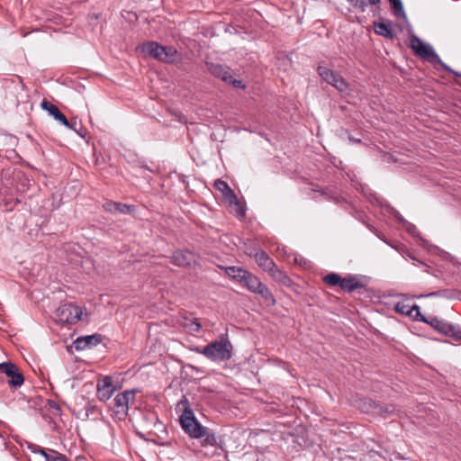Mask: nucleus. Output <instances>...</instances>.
Instances as JSON below:
<instances>
[{"label": "nucleus", "instance_id": "28", "mask_svg": "<svg viewBox=\"0 0 461 461\" xmlns=\"http://www.w3.org/2000/svg\"><path fill=\"white\" fill-rule=\"evenodd\" d=\"M395 311L399 313L410 316L412 312L416 311L420 314V307L417 304L410 306L403 302H399L395 305Z\"/></svg>", "mask_w": 461, "mask_h": 461}, {"label": "nucleus", "instance_id": "9", "mask_svg": "<svg viewBox=\"0 0 461 461\" xmlns=\"http://www.w3.org/2000/svg\"><path fill=\"white\" fill-rule=\"evenodd\" d=\"M140 426L149 433H152L154 430L161 431L164 429V425L159 420L158 414L150 411L141 414Z\"/></svg>", "mask_w": 461, "mask_h": 461}, {"label": "nucleus", "instance_id": "11", "mask_svg": "<svg viewBox=\"0 0 461 461\" xmlns=\"http://www.w3.org/2000/svg\"><path fill=\"white\" fill-rule=\"evenodd\" d=\"M417 55L430 63L439 64L446 71H452V68L441 60L429 44H425L421 49L417 50Z\"/></svg>", "mask_w": 461, "mask_h": 461}, {"label": "nucleus", "instance_id": "6", "mask_svg": "<svg viewBox=\"0 0 461 461\" xmlns=\"http://www.w3.org/2000/svg\"><path fill=\"white\" fill-rule=\"evenodd\" d=\"M317 71L325 82L334 86L339 92H343L348 88L345 79L332 69L324 66H319Z\"/></svg>", "mask_w": 461, "mask_h": 461}, {"label": "nucleus", "instance_id": "13", "mask_svg": "<svg viewBox=\"0 0 461 461\" xmlns=\"http://www.w3.org/2000/svg\"><path fill=\"white\" fill-rule=\"evenodd\" d=\"M103 335L95 333L92 335L78 337L74 341V347L77 351L91 348L103 341Z\"/></svg>", "mask_w": 461, "mask_h": 461}, {"label": "nucleus", "instance_id": "24", "mask_svg": "<svg viewBox=\"0 0 461 461\" xmlns=\"http://www.w3.org/2000/svg\"><path fill=\"white\" fill-rule=\"evenodd\" d=\"M243 285L253 293H259V279L252 276L249 272L247 273L246 278L242 280Z\"/></svg>", "mask_w": 461, "mask_h": 461}, {"label": "nucleus", "instance_id": "14", "mask_svg": "<svg viewBox=\"0 0 461 461\" xmlns=\"http://www.w3.org/2000/svg\"><path fill=\"white\" fill-rule=\"evenodd\" d=\"M195 262V255L190 250H176L173 253L172 263L180 267H190Z\"/></svg>", "mask_w": 461, "mask_h": 461}, {"label": "nucleus", "instance_id": "43", "mask_svg": "<svg viewBox=\"0 0 461 461\" xmlns=\"http://www.w3.org/2000/svg\"><path fill=\"white\" fill-rule=\"evenodd\" d=\"M381 0H368V4L371 5H380Z\"/></svg>", "mask_w": 461, "mask_h": 461}, {"label": "nucleus", "instance_id": "44", "mask_svg": "<svg viewBox=\"0 0 461 461\" xmlns=\"http://www.w3.org/2000/svg\"><path fill=\"white\" fill-rule=\"evenodd\" d=\"M79 126H80V127H79V129H77V128H74V131H75L78 135H80L81 137H84L85 135H84V133H82V131H82V126H81V125H79Z\"/></svg>", "mask_w": 461, "mask_h": 461}, {"label": "nucleus", "instance_id": "30", "mask_svg": "<svg viewBox=\"0 0 461 461\" xmlns=\"http://www.w3.org/2000/svg\"><path fill=\"white\" fill-rule=\"evenodd\" d=\"M380 409L377 412H376V415H379L383 418H388V417H391L393 415H394L396 413V409L395 407L393 405V404H387L385 406H381L380 405Z\"/></svg>", "mask_w": 461, "mask_h": 461}, {"label": "nucleus", "instance_id": "1", "mask_svg": "<svg viewBox=\"0 0 461 461\" xmlns=\"http://www.w3.org/2000/svg\"><path fill=\"white\" fill-rule=\"evenodd\" d=\"M179 404L184 406L183 412L179 418V421L184 431L191 438H203L206 445H216L218 438L213 433H209L207 428L203 427L197 421L185 396L183 397Z\"/></svg>", "mask_w": 461, "mask_h": 461}, {"label": "nucleus", "instance_id": "40", "mask_svg": "<svg viewBox=\"0 0 461 461\" xmlns=\"http://www.w3.org/2000/svg\"><path fill=\"white\" fill-rule=\"evenodd\" d=\"M97 411V408L94 405H91V404H87L86 406V415L88 416L89 414H93L95 411Z\"/></svg>", "mask_w": 461, "mask_h": 461}, {"label": "nucleus", "instance_id": "12", "mask_svg": "<svg viewBox=\"0 0 461 461\" xmlns=\"http://www.w3.org/2000/svg\"><path fill=\"white\" fill-rule=\"evenodd\" d=\"M97 398L101 402L109 400L115 391V386L113 384V380L110 376H105L97 383Z\"/></svg>", "mask_w": 461, "mask_h": 461}, {"label": "nucleus", "instance_id": "35", "mask_svg": "<svg viewBox=\"0 0 461 461\" xmlns=\"http://www.w3.org/2000/svg\"><path fill=\"white\" fill-rule=\"evenodd\" d=\"M449 330L446 333V336L452 337L456 339H461V327L456 325H449Z\"/></svg>", "mask_w": 461, "mask_h": 461}, {"label": "nucleus", "instance_id": "33", "mask_svg": "<svg viewBox=\"0 0 461 461\" xmlns=\"http://www.w3.org/2000/svg\"><path fill=\"white\" fill-rule=\"evenodd\" d=\"M261 298H264L267 305H274L276 300L267 287L261 285Z\"/></svg>", "mask_w": 461, "mask_h": 461}, {"label": "nucleus", "instance_id": "4", "mask_svg": "<svg viewBox=\"0 0 461 461\" xmlns=\"http://www.w3.org/2000/svg\"><path fill=\"white\" fill-rule=\"evenodd\" d=\"M137 390H126L119 393L113 400L111 410L119 420H124L128 415L129 404L135 399Z\"/></svg>", "mask_w": 461, "mask_h": 461}, {"label": "nucleus", "instance_id": "41", "mask_svg": "<svg viewBox=\"0 0 461 461\" xmlns=\"http://www.w3.org/2000/svg\"><path fill=\"white\" fill-rule=\"evenodd\" d=\"M395 218L402 226H404V222H408L399 212H396Z\"/></svg>", "mask_w": 461, "mask_h": 461}, {"label": "nucleus", "instance_id": "7", "mask_svg": "<svg viewBox=\"0 0 461 461\" xmlns=\"http://www.w3.org/2000/svg\"><path fill=\"white\" fill-rule=\"evenodd\" d=\"M261 268L268 271L274 279L284 285H287L290 282L289 277L276 267L275 262L263 250H261Z\"/></svg>", "mask_w": 461, "mask_h": 461}, {"label": "nucleus", "instance_id": "26", "mask_svg": "<svg viewBox=\"0 0 461 461\" xmlns=\"http://www.w3.org/2000/svg\"><path fill=\"white\" fill-rule=\"evenodd\" d=\"M229 203V208L231 212H233L238 218H242L245 215V210L241 204V203L238 200L237 195L235 194V200L229 199L226 201Z\"/></svg>", "mask_w": 461, "mask_h": 461}, {"label": "nucleus", "instance_id": "46", "mask_svg": "<svg viewBox=\"0 0 461 461\" xmlns=\"http://www.w3.org/2000/svg\"><path fill=\"white\" fill-rule=\"evenodd\" d=\"M448 72L455 75L456 77H461V73L455 71L454 69H452V71H448Z\"/></svg>", "mask_w": 461, "mask_h": 461}, {"label": "nucleus", "instance_id": "23", "mask_svg": "<svg viewBox=\"0 0 461 461\" xmlns=\"http://www.w3.org/2000/svg\"><path fill=\"white\" fill-rule=\"evenodd\" d=\"M225 271V274L239 281V282H242V280L244 278H246V276H247V273L248 271L241 268V267H222Z\"/></svg>", "mask_w": 461, "mask_h": 461}, {"label": "nucleus", "instance_id": "48", "mask_svg": "<svg viewBox=\"0 0 461 461\" xmlns=\"http://www.w3.org/2000/svg\"><path fill=\"white\" fill-rule=\"evenodd\" d=\"M53 408L59 409V406L57 404L53 405Z\"/></svg>", "mask_w": 461, "mask_h": 461}, {"label": "nucleus", "instance_id": "18", "mask_svg": "<svg viewBox=\"0 0 461 461\" xmlns=\"http://www.w3.org/2000/svg\"><path fill=\"white\" fill-rule=\"evenodd\" d=\"M391 25L392 21L390 20L373 23V27L375 34L382 36L385 39L393 40L394 38V33L391 29Z\"/></svg>", "mask_w": 461, "mask_h": 461}, {"label": "nucleus", "instance_id": "42", "mask_svg": "<svg viewBox=\"0 0 461 461\" xmlns=\"http://www.w3.org/2000/svg\"><path fill=\"white\" fill-rule=\"evenodd\" d=\"M348 140L350 142L352 143H360L361 142V140L360 139H357V138H354L352 136H349L348 137Z\"/></svg>", "mask_w": 461, "mask_h": 461}, {"label": "nucleus", "instance_id": "17", "mask_svg": "<svg viewBox=\"0 0 461 461\" xmlns=\"http://www.w3.org/2000/svg\"><path fill=\"white\" fill-rule=\"evenodd\" d=\"M103 208L112 213L131 214L134 212V206L120 202L107 201L103 204Z\"/></svg>", "mask_w": 461, "mask_h": 461}, {"label": "nucleus", "instance_id": "29", "mask_svg": "<svg viewBox=\"0 0 461 461\" xmlns=\"http://www.w3.org/2000/svg\"><path fill=\"white\" fill-rule=\"evenodd\" d=\"M183 325L191 332H198L202 328L197 319H185Z\"/></svg>", "mask_w": 461, "mask_h": 461}, {"label": "nucleus", "instance_id": "49", "mask_svg": "<svg viewBox=\"0 0 461 461\" xmlns=\"http://www.w3.org/2000/svg\"><path fill=\"white\" fill-rule=\"evenodd\" d=\"M53 408L59 409V406L57 404L53 405Z\"/></svg>", "mask_w": 461, "mask_h": 461}, {"label": "nucleus", "instance_id": "8", "mask_svg": "<svg viewBox=\"0 0 461 461\" xmlns=\"http://www.w3.org/2000/svg\"><path fill=\"white\" fill-rule=\"evenodd\" d=\"M0 373L5 374L10 378L8 384L14 388L22 386L24 383L23 374L16 365L10 361L0 363Z\"/></svg>", "mask_w": 461, "mask_h": 461}, {"label": "nucleus", "instance_id": "15", "mask_svg": "<svg viewBox=\"0 0 461 461\" xmlns=\"http://www.w3.org/2000/svg\"><path fill=\"white\" fill-rule=\"evenodd\" d=\"M207 70L215 77L221 78L223 82L230 81V68L221 64L205 62Z\"/></svg>", "mask_w": 461, "mask_h": 461}, {"label": "nucleus", "instance_id": "45", "mask_svg": "<svg viewBox=\"0 0 461 461\" xmlns=\"http://www.w3.org/2000/svg\"><path fill=\"white\" fill-rule=\"evenodd\" d=\"M440 294L439 291L438 292H432V293H429V294H427L426 296H429V297H433V296H438Z\"/></svg>", "mask_w": 461, "mask_h": 461}, {"label": "nucleus", "instance_id": "25", "mask_svg": "<svg viewBox=\"0 0 461 461\" xmlns=\"http://www.w3.org/2000/svg\"><path fill=\"white\" fill-rule=\"evenodd\" d=\"M421 320L425 322H428L430 324L431 327H433L435 330H437L438 331H439L440 333L446 335V333H447V330H449V323L447 322H445L441 320H438V318H432L430 320V321H428L427 320H425V318L422 316L421 317Z\"/></svg>", "mask_w": 461, "mask_h": 461}, {"label": "nucleus", "instance_id": "31", "mask_svg": "<svg viewBox=\"0 0 461 461\" xmlns=\"http://www.w3.org/2000/svg\"><path fill=\"white\" fill-rule=\"evenodd\" d=\"M323 281L330 286H340L341 277L338 274L330 273L323 277Z\"/></svg>", "mask_w": 461, "mask_h": 461}, {"label": "nucleus", "instance_id": "22", "mask_svg": "<svg viewBox=\"0 0 461 461\" xmlns=\"http://www.w3.org/2000/svg\"><path fill=\"white\" fill-rule=\"evenodd\" d=\"M342 290L346 292H353L357 288L362 287V285L353 276H348L344 278H341V283L339 286Z\"/></svg>", "mask_w": 461, "mask_h": 461}, {"label": "nucleus", "instance_id": "27", "mask_svg": "<svg viewBox=\"0 0 461 461\" xmlns=\"http://www.w3.org/2000/svg\"><path fill=\"white\" fill-rule=\"evenodd\" d=\"M388 2L391 5V9L394 16L397 18H407L402 0H388Z\"/></svg>", "mask_w": 461, "mask_h": 461}, {"label": "nucleus", "instance_id": "34", "mask_svg": "<svg viewBox=\"0 0 461 461\" xmlns=\"http://www.w3.org/2000/svg\"><path fill=\"white\" fill-rule=\"evenodd\" d=\"M426 43H424L419 37L412 35L410 40V46L413 51L417 54V50L421 49Z\"/></svg>", "mask_w": 461, "mask_h": 461}, {"label": "nucleus", "instance_id": "16", "mask_svg": "<svg viewBox=\"0 0 461 461\" xmlns=\"http://www.w3.org/2000/svg\"><path fill=\"white\" fill-rule=\"evenodd\" d=\"M41 108L48 111L49 113L54 117L55 120L59 121L67 128H72V123L67 119V117L60 112V110L50 102L46 100L41 102Z\"/></svg>", "mask_w": 461, "mask_h": 461}, {"label": "nucleus", "instance_id": "47", "mask_svg": "<svg viewBox=\"0 0 461 461\" xmlns=\"http://www.w3.org/2000/svg\"><path fill=\"white\" fill-rule=\"evenodd\" d=\"M72 123V130H74V128H77V122L75 121V122H70Z\"/></svg>", "mask_w": 461, "mask_h": 461}, {"label": "nucleus", "instance_id": "19", "mask_svg": "<svg viewBox=\"0 0 461 461\" xmlns=\"http://www.w3.org/2000/svg\"><path fill=\"white\" fill-rule=\"evenodd\" d=\"M357 408L364 413L376 415L380 405L369 398H361L357 402Z\"/></svg>", "mask_w": 461, "mask_h": 461}, {"label": "nucleus", "instance_id": "20", "mask_svg": "<svg viewBox=\"0 0 461 461\" xmlns=\"http://www.w3.org/2000/svg\"><path fill=\"white\" fill-rule=\"evenodd\" d=\"M213 186L217 191H219L221 194L225 202L228 201L229 199L235 200V193L230 187L227 182L221 179H217L214 181Z\"/></svg>", "mask_w": 461, "mask_h": 461}, {"label": "nucleus", "instance_id": "38", "mask_svg": "<svg viewBox=\"0 0 461 461\" xmlns=\"http://www.w3.org/2000/svg\"><path fill=\"white\" fill-rule=\"evenodd\" d=\"M367 228L373 232L375 233L381 240L388 243L385 239L384 238V236L375 228L373 227L372 225H367Z\"/></svg>", "mask_w": 461, "mask_h": 461}, {"label": "nucleus", "instance_id": "2", "mask_svg": "<svg viewBox=\"0 0 461 461\" xmlns=\"http://www.w3.org/2000/svg\"><path fill=\"white\" fill-rule=\"evenodd\" d=\"M195 351L214 362L227 361L232 357V345L227 338L221 337L212 341L203 348H195Z\"/></svg>", "mask_w": 461, "mask_h": 461}, {"label": "nucleus", "instance_id": "36", "mask_svg": "<svg viewBox=\"0 0 461 461\" xmlns=\"http://www.w3.org/2000/svg\"><path fill=\"white\" fill-rule=\"evenodd\" d=\"M403 227L407 230V232H409L412 236H416L418 234L417 228H416V226L414 224H412V223L408 221V222H404V226Z\"/></svg>", "mask_w": 461, "mask_h": 461}, {"label": "nucleus", "instance_id": "10", "mask_svg": "<svg viewBox=\"0 0 461 461\" xmlns=\"http://www.w3.org/2000/svg\"><path fill=\"white\" fill-rule=\"evenodd\" d=\"M27 448L32 453L41 454L45 458V461H70L65 455L59 453L56 450H46L33 443H28Z\"/></svg>", "mask_w": 461, "mask_h": 461}, {"label": "nucleus", "instance_id": "3", "mask_svg": "<svg viewBox=\"0 0 461 461\" xmlns=\"http://www.w3.org/2000/svg\"><path fill=\"white\" fill-rule=\"evenodd\" d=\"M143 51L150 57L167 63H174L178 57V52L174 47H166L156 41L143 44Z\"/></svg>", "mask_w": 461, "mask_h": 461}, {"label": "nucleus", "instance_id": "32", "mask_svg": "<svg viewBox=\"0 0 461 461\" xmlns=\"http://www.w3.org/2000/svg\"><path fill=\"white\" fill-rule=\"evenodd\" d=\"M347 2L358 12L365 13L366 10L367 3L366 0H347Z\"/></svg>", "mask_w": 461, "mask_h": 461}, {"label": "nucleus", "instance_id": "37", "mask_svg": "<svg viewBox=\"0 0 461 461\" xmlns=\"http://www.w3.org/2000/svg\"><path fill=\"white\" fill-rule=\"evenodd\" d=\"M227 84H230L232 85L233 86L235 87H238V88H243L245 87L244 84L242 83L241 80H238V79H234L232 77V75H230V81H227L226 82Z\"/></svg>", "mask_w": 461, "mask_h": 461}, {"label": "nucleus", "instance_id": "5", "mask_svg": "<svg viewBox=\"0 0 461 461\" xmlns=\"http://www.w3.org/2000/svg\"><path fill=\"white\" fill-rule=\"evenodd\" d=\"M56 314L59 321L63 323L75 324L81 320L83 310L76 304L64 303L57 309Z\"/></svg>", "mask_w": 461, "mask_h": 461}, {"label": "nucleus", "instance_id": "39", "mask_svg": "<svg viewBox=\"0 0 461 461\" xmlns=\"http://www.w3.org/2000/svg\"><path fill=\"white\" fill-rule=\"evenodd\" d=\"M247 254H249L250 257H253L257 259L259 255V250L258 249H248Z\"/></svg>", "mask_w": 461, "mask_h": 461}, {"label": "nucleus", "instance_id": "21", "mask_svg": "<svg viewBox=\"0 0 461 461\" xmlns=\"http://www.w3.org/2000/svg\"><path fill=\"white\" fill-rule=\"evenodd\" d=\"M278 69L287 71L292 68L293 61L289 54L279 51L276 54V62Z\"/></svg>", "mask_w": 461, "mask_h": 461}]
</instances>
